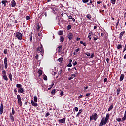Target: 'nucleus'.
<instances>
[{"mask_svg": "<svg viewBox=\"0 0 126 126\" xmlns=\"http://www.w3.org/2000/svg\"><path fill=\"white\" fill-rule=\"evenodd\" d=\"M79 51H80V49L79 48H78V49L75 50V52L76 53H77V52H79Z\"/></svg>", "mask_w": 126, "mask_h": 126, "instance_id": "60", "label": "nucleus"}, {"mask_svg": "<svg viewBox=\"0 0 126 126\" xmlns=\"http://www.w3.org/2000/svg\"><path fill=\"white\" fill-rule=\"evenodd\" d=\"M67 67H71V66H72V64H71V63H69L67 65Z\"/></svg>", "mask_w": 126, "mask_h": 126, "instance_id": "51", "label": "nucleus"}, {"mask_svg": "<svg viewBox=\"0 0 126 126\" xmlns=\"http://www.w3.org/2000/svg\"><path fill=\"white\" fill-rule=\"evenodd\" d=\"M109 118H110V114L109 113H107L105 119L104 120L108 122V121H109Z\"/></svg>", "mask_w": 126, "mask_h": 126, "instance_id": "16", "label": "nucleus"}, {"mask_svg": "<svg viewBox=\"0 0 126 126\" xmlns=\"http://www.w3.org/2000/svg\"><path fill=\"white\" fill-rule=\"evenodd\" d=\"M3 78L4 80H6V81H7V80H8V78H7V76L5 75V76H3Z\"/></svg>", "mask_w": 126, "mask_h": 126, "instance_id": "34", "label": "nucleus"}, {"mask_svg": "<svg viewBox=\"0 0 126 126\" xmlns=\"http://www.w3.org/2000/svg\"><path fill=\"white\" fill-rule=\"evenodd\" d=\"M36 51L38 53H41V55L43 56L44 55V47H43V45H41V46L38 47Z\"/></svg>", "mask_w": 126, "mask_h": 126, "instance_id": "2", "label": "nucleus"}, {"mask_svg": "<svg viewBox=\"0 0 126 126\" xmlns=\"http://www.w3.org/2000/svg\"><path fill=\"white\" fill-rule=\"evenodd\" d=\"M33 100H34V102H35V103H37V102H38V98L36 96H35L34 97Z\"/></svg>", "mask_w": 126, "mask_h": 126, "instance_id": "32", "label": "nucleus"}, {"mask_svg": "<svg viewBox=\"0 0 126 126\" xmlns=\"http://www.w3.org/2000/svg\"><path fill=\"white\" fill-rule=\"evenodd\" d=\"M89 1V0H82L83 3H87Z\"/></svg>", "mask_w": 126, "mask_h": 126, "instance_id": "44", "label": "nucleus"}, {"mask_svg": "<svg viewBox=\"0 0 126 126\" xmlns=\"http://www.w3.org/2000/svg\"><path fill=\"white\" fill-rule=\"evenodd\" d=\"M117 49L119 50L120 49H122L123 48V45L122 44H118L117 46Z\"/></svg>", "mask_w": 126, "mask_h": 126, "instance_id": "25", "label": "nucleus"}, {"mask_svg": "<svg viewBox=\"0 0 126 126\" xmlns=\"http://www.w3.org/2000/svg\"><path fill=\"white\" fill-rule=\"evenodd\" d=\"M25 92L24 89L22 88H20L18 89V92L19 93H24Z\"/></svg>", "mask_w": 126, "mask_h": 126, "instance_id": "12", "label": "nucleus"}, {"mask_svg": "<svg viewBox=\"0 0 126 126\" xmlns=\"http://www.w3.org/2000/svg\"><path fill=\"white\" fill-rule=\"evenodd\" d=\"M76 64H77V62L75 61V62L73 63V66H75V65H76Z\"/></svg>", "mask_w": 126, "mask_h": 126, "instance_id": "50", "label": "nucleus"}, {"mask_svg": "<svg viewBox=\"0 0 126 126\" xmlns=\"http://www.w3.org/2000/svg\"><path fill=\"white\" fill-rule=\"evenodd\" d=\"M40 28H41V24H40V23H37V27H36V30L37 31H39Z\"/></svg>", "mask_w": 126, "mask_h": 126, "instance_id": "21", "label": "nucleus"}, {"mask_svg": "<svg viewBox=\"0 0 126 126\" xmlns=\"http://www.w3.org/2000/svg\"><path fill=\"white\" fill-rule=\"evenodd\" d=\"M88 38H89V40H91V39H92V36H91V35H88Z\"/></svg>", "mask_w": 126, "mask_h": 126, "instance_id": "62", "label": "nucleus"}, {"mask_svg": "<svg viewBox=\"0 0 126 126\" xmlns=\"http://www.w3.org/2000/svg\"><path fill=\"white\" fill-rule=\"evenodd\" d=\"M111 3L112 4H116V0H110Z\"/></svg>", "mask_w": 126, "mask_h": 126, "instance_id": "37", "label": "nucleus"}, {"mask_svg": "<svg viewBox=\"0 0 126 126\" xmlns=\"http://www.w3.org/2000/svg\"><path fill=\"white\" fill-rule=\"evenodd\" d=\"M1 3H2V4H4V6H6V3H7V1L3 0L2 1Z\"/></svg>", "mask_w": 126, "mask_h": 126, "instance_id": "26", "label": "nucleus"}, {"mask_svg": "<svg viewBox=\"0 0 126 126\" xmlns=\"http://www.w3.org/2000/svg\"><path fill=\"white\" fill-rule=\"evenodd\" d=\"M74 77H76V75H75V74H72L71 77L68 78V80H71V79H73V78H74Z\"/></svg>", "mask_w": 126, "mask_h": 126, "instance_id": "20", "label": "nucleus"}, {"mask_svg": "<svg viewBox=\"0 0 126 126\" xmlns=\"http://www.w3.org/2000/svg\"><path fill=\"white\" fill-rule=\"evenodd\" d=\"M17 98L18 99V103L19 104L20 107L22 106V101H21V97H20V95L17 94Z\"/></svg>", "mask_w": 126, "mask_h": 126, "instance_id": "4", "label": "nucleus"}, {"mask_svg": "<svg viewBox=\"0 0 126 126\" xmlns=\"http://www.w3.org/2000/svg\"><path fill=\"white\" fill-rule=\"evenodd\" d=\"M71 25H68V26L67 27V30H70V29H71Z\"/></svg>", "mask_w": 126, "mask_h": 126, "instance_id": "42", "label": "nucleus"}, {"mask_svg": "<svg viewBox=\"0 0 126 126\" xmlns=\"http://www.w3.org/2000/svg\"><path fill=\"white\" fill-rule=\"evenodd\" d=\"M4 63L5 69H7L8 64L7 63V57H5L4 59Z\"/></svg>", "mask_w": 126, "mask_h": 126, "instance_id": "6", "label": "nucleus"}, {"mask_svg": "<svg viewBox=\"0 0 126 126\" xmlns=\"http://www.w3.org/2000/svg\"><path fill=\"white\" fill-rule=\"evenodd\" d=\"M38 36H39V40H41L42 38H43L42 34V33H38Z\"/></svg>", "mask_w": 126, "mask_h": 126, "instance_id": "22", "label": "nucleus"}, {"mask_svg": "<svg viewBox=\"0 0 126 126\" xmlns=\"http://www.w3.org/2000/svg\"><path fill=\"white\" fill-rule=\"evenodd\" d=\"M3 107H4L3 104V103L1 104L0 108V111L1 115H2V114L3 113V109H4Z\"/></svg>", "mask_w": 126, "mask_h": 126, "instance_id": "9", "label": "nucleus"}, {"mask_svg": "<svg viewBox=\"0 0 126 126\" xmlns=\"http://www.w3.org/2000/svg\"><path fill=\"white\" fill-rule=\"evenodd\" d=\"M126 115L124 114L123 117L121 119V122H124V121H126Z\"/></svg>", "mask_w": 126, "mask_h": 126, "instance_id": "28", "label": "nucleus"}, {"mask_svg": "<svg viewBox=\"0 0 126 126\" xmlns=\"http://www.w3.org/2000/svg\"><path fill=\"white\" fill-rule=\"evenodd\" d=\"M7 52H8V50H7V49H5L4 50V54H7Z\"/></svg>", "mask_w": 126, "mask_h": 126, "instance_id": "46", "label": "nucleus"}, {"mask_svg": "<svg viewBox=\"0 0 126 126\" xmlns=\"http://www.w3.org/2000/svg\"><path fill=\"white\" fill-rule=\"evenodd\" d=\"M58 61L60 63H62V62H63V58H59Z\"/></svg>", "mask_w": 126, "mask_h": 126, "instance_id": "52", "label": "nucleus"}, {"mask_svg": "<svg viewBox=\"0 0 126 126\" xmlns=\"http://www.w3.org/2000/svg\"><path fill=\"white\" fill-rule=\"evenodd\" d=\"M16 37L18 39L21 41V40H22V37H23V35H22V34H21L20 32H17L16 33Z\"/></svg>", "mask_w": 126, "mask_h": 126, "instance_id": "3", "label": "nucleus"}, {"mask_svg": "<svg viewBox=\"0 0 126 126\" xmlns=\"http://www.w3.org/2000/svg\"><path fill=\"white\" fill-rule=\"evenodd\" d=\"M67 37L70 41V40H72V39H73V34L71 32H70L68 34Z\"/></svg>", "mask_w": 126, "mask_h": 126, "instance_id": "7", "label": "nucleus"}, {"mask_svg": "<svg viewBox=\"0 0 126 126\" xmlns=\"http://www.w3.org/2000/svg\"><path fill=\"white\" fill-rule=\"evenodd\" d=\"M126 41L125 45L124 46V49H123V53H124V52H125V51H126Z\"/></svg>", "mask_w": 126, "mask_h": 126, "instance_id": "54", "label": "nucleus"}, {"mask_svg": "<svg viewBox=\"0 0 126 126\" xmlns=\"http://www.w3.org/2000/svg\"><path fill=\"white\" fill-rule=\"evenodd\" d=\"M65 120L66 118H63L62 119H59L58 122H59V123H61V124H65Z\"/></svg>", "mask_w": 126, "mask_h": 126, "instance_id": "8", "label": "nucleus"}, {"mask_svg": "<svg viewBox=\"0 0 126 126\" xmlns=\"http://www.w3.org/2000/svg\"><path fill=\"white\" fill-rule=\"evenodd\" d=\"M32 105L33 106V107H38V103H35V102H34V101L32 100Z\"/></svg>", "mask_w": 126, "mask_h": 126, "instance_id": "14", "label": "nucleus"}, {"mask_svg": "<svg viewBox=\"0 0 126 126\" xmlns=\"http://www.w3.org/2000/svg\"><path fill=\"white\" fill-rule=\"evenodd\" d=\"M74 109V111H75V112H78V107H75Z\"/></svg>", "mask_w": 126, "mask_h": 126, "instance_id": "49", "label": "nucleus"}, {"mask_svg": "<svg viewBox=\"0 0 126 126\" xmlns=\"http://www.w3.org/2000/svg\"><path fill=\"white\" fill-rule=\"evenodd\" d=\"M56 93V89H53L51 91V94L54 95Z\"/></svg>", "mask_w": 126, "mask_h": 126, "instance_id": "39", "label": "nucleus"}, {"mask_svg": "<svg viewBox=\"0 0 126 126\" xmlns=\"http://www.w3.org/2000/svg\"><path fill=\"white\" fill-rule=\"evenodd\" d=\"M8 76L10 79V81H12V74H11V73H10V74L8 75Z\"/></svg>", "mask_w": 126, "mask_h": 126, "instance_id": "24", "label": "nucleus"}, {"mask_svg": "<svg viewBox=\"0 0 126 126\" xmlns=\"http://www.w3.org/2000/svg\"><path fill=\"white\" fill-rule=\"evenodd\" d=\"M63 31H59L58 32V35H63Z\"/></svg>", "mask_w": 126, "mask_h": 126, "instance_id": "40", "label": "nucleus"}, {"mask_svg": "<svg viewBox=\"0 0 126 126\" xmlns=\"http://www.w3.org/2000/svg\"><path fill=\"white\" fill-rule=\"evenodd\" d=\"M56 50H57L58 53L62 52V50H63V46L62 45L58 46Z\"/></svg>", "mask_w": 126, "mask_h": 126, "instance_id": "11", "label": "nucleus"}, {"mask_svg": "<svg viewBox=\"0 0 126 126\" xmlns=\"http://www.w3.org/2000/svg\"><path fill=\"white\" fill-rule=\"evenodd\" d=\"M114 108V105L112 104L108 108V111L110 112Z\"/></svg>", "mask_w": 126, "mask_h": 126, "instance_id": "30", "label": "nucleus"}, {"mask_svg": "<svg viewBox=\"0 0 126 126\" xmlns=\"http://www.w3.org/2000/svg\"><path fill=\"white\" fill-rule=\"evenodd\" d=\"M98 39H99V37L96 36V37H95L93 39V40H94V41H97V40H98Z\"/></svg>", "mask_w": 126, "mask_h": 126, "instance_id": "47", "label": "nucleus"}, {"mask_svg": "<svg viewBox=\"0 0 126 126\" xmlns=\"http://www.w3.org/2000/svg\"><path fill=\"white\" fill-rule=\"evenodd\" d=\"M92 58H94V53H92L91 56L90 57V59H92Z\"/></svg>", "mask_w": 126, "mask_h": 126, "instance_id": "53", "label": "nucleus"}, {"mask_svg": "<svg viewBox=\"0 0 126 126\" xmlns=\"http://www.w3.org/2000/svg\"><path fill=\"white\" fill-rule=\"evenodd\" d=\"M32 35H33V33H31V35H29V37H30V41L31 42V43H32Z\"/></svg>", "mask_w": 126, "mask_h": 126, "instance_id": "27", "label": "nucleus"}, {"mask_svg": "<svg viewBox=\"0 0 126 126\" xmlns=\"http://www.w3.org/2000/svg\"><path fill=\"white\" fill-rule=\"evenodd\" d=\"M15 114V111H14V108L13 107L12 108V113L11 115H13Z\"/></svg>", "mask_w": 126, "mask_h": 126, "instance_id": "38", "label": "nucleus"}, {"mask_svg": "<svg viewBox=\"0 0 126 126\" xmlns=\"http://www.w3.org/2000/svg\"><path fill=\"white\" fill-rule=\"evenodd\" d=\"M11 5L12 7H15V6H16V2L14 0L11 1Z\"/></svg>", "mask_w": 126, "mask_h": 126, "instance_id": "10", "label": "nucleus"}, {"mask_svg": "<svg viewBox=\"0 0 126 126\" xmlns=\"http://www.w3.org/2000/svg\"><path fill=\"white\" fill-rule=\"evenodd\" d=\"M118 21L116 24V28H118V25H119V23H120V19H119V18H118Z\"/></svg>", "mask_w": 126, "mask_h": 126, "instance_id": "35", "label": "nucleus"}, {"mask_svg": "<svg viewBox=\"0 0 126 126\" xmlns=\"http://www.w3.org/2000/svg\"><path fill=\"white\" fill-rule=\"evenodd\" d=\"M124 77H125V75L122 74L120 77V81H123V80H124Z\"/></svg>", "mask_w": 126, "mask_h": 126, "instance_id": "19", "label": "nucleus"}, {"mask_svg": "<svg viewBox=\"0 0 126 126\" xmlns=\"http://www.w3.org/2000/svg\"><path fill=\"white\" fill-rule=\"evenodd\" d=\"M6 75V71L3 70L2 71V76H4Z\"/></svg>", "mask_w": 126, "mask_h": 126, "instance_id": "43", "label": "nucleus"}, {"mask_svg": "<svg viewBox=\"0 0 126 126\" xmlns=\"http://www.w3.org/2000/svg\"><path fill=\"white\" fill-rule=\"evenodd\" d=\"M120 91H121V88H118L117 90V92H116V93H117V95H119V94H120Z\"/></svg>", "mask_w": 126, "mask_h": 126, "instance_id": "36", "label": "nucleus"}, {"mask_svg": "<svg viewBox=\"0 0 126 126\" xmlns=\"http://www.w3.org/2000/svg\"><path fill=\"white\" fill-rule=\"evenodd\" d=\"M85 55H86L87 57H90V53H88V52L85 53Z\"/></svg>", "mask_w": 126, "mask_h": 126, "instance_id": "48", "label": "nucleus"}, {"mask_svg": "<svg viewBox=\"0 0 126 126\" xmlns=\"http://www.w3.org/2000/svg\"><path fill=\"white\" fill-rule=\"evenodd\" d=\"M10 118L11 120V122H14V116L11 114V113H10Z\"/></svg>", "mask_w": 126, "mask_h": 126, "instance_id": "18", "label": "nucleus"}, {"mask_svg": "<svg viewBox=\"0 0 126 126\" xmlns=\"http://www.w3.org/2000/svg\"><path fill=\"white\" fill-rule=\"evenodd\" d=\"M60 95H61V96H63V91L61 92V93H60Z\"/></svg>", "mask_w": 126, "mask_h": 126, "instance_id": "63", "label": "nucleus"}, {"mask_svg": "<svg viewBox=\"0 0 126 126\" xmlns=\"http://www.w3.org/2000/svg\"><path fill=\"white\" fill-rule=\"evenodd\" d=\"M125 33H126V31H124L120 33V35H119L120 39H122V38H123V36L124 35V34H125Z\"/></svg>", "mask_w": 126, "mask_h": 126, "instance_id": "13", "label": "nucleus"}, {"mask_svg": "<svg viewBox=\"0 0 126 126\" xmlns=\"http://www.w3.org/2000/svg\"><path fill=\"white\" fill-rule=\"evenodd\" d=\"M49 116H50V112H47L45 114V118H47V117H49Z\"/></svg>", "mask_w": 126, "mask_h": 126, "instance_id": "45", "label": "nucleus"}, {"mask_svg": "<svg viewBox=\"0 0 126 126\" xmlns=\"http://www.w3.org/2000/svg\"><path fill=\"white\" fill-rule=\"evenodd\" d=\"M43 78L44 80H48V77H47V75H46L45 74H43Z\"/></svg>", "mask_w": 126, "mask_h": 126, "instance_id": "31", "label": "nucleus"}, {"mask_svg": "<svg viewBox=\"0 0 126 126\" xmlns=\"http://www.w3.org/2000/svg\"><path fill=\"white\" fill-rule=\"evenodd\" d=\"M16 87L19 89L21 88H22V85H21V84H17Z\"/></svg>", "mask_w": 126, "mask_h": 126, "instance_id": "29", "label": "nucleus"}, {"mask_svg": "<svg viewBox=\"0 0 126 126\" xmlns=\"http://www.w3.org/2000/svg\"><path fill=\"white\" fill-rule=\"evenodd\" d=\"M35 59L36 60H39V55L37 54L35 56Z\"/></svg>", "mask_w": 126, "mask_h": 126, "instance_id": "57", "label": "nucleus"}, {"mask_svg": "<svg viewBox=\"0 0 126 126\" xmlns=\"http://www.w3.org/2000/svg\"><path fill=\"white\" fill-rule=\"evenodd\" d=\"M54 84H55V82H54V81H53L52 83H51V85H50L49 86L50 87L48 88V90H51V89H52V88L54 86Z\"/></svg>", "mask_w": 126, "mask_h": 126, "instance_id": "17", "label": "nucleus"}, {"mask_svg": "<svg viewBox=\"0 0 126 126\" xmlns=\"http://www.w3.org/2000/svg\"><path fill=\"white\" fill-rule=\"evenodd\" d=\"M117 122H121V119L120 118H118L117 119Z\"/></svg>", "mask_w": 126, "mask_h": 126, "instance_id": "58", "label": "nucleus"}, {"mask_svg": "<svg viewBox=\"0 0 126 126\" xmlns=\"http://www.w3.org/2000/svg\"><path fill=\"white\" fill-rule=\"evenodd\" d=\"M60 41L63 43L64 41V37L63 36H60Z\"/></svg>", "mask_w": 126, "mask_h": 126, "instance_id": "33", "label": "nucleus"}, {"mask_svg": "<svg viewBox=\"0 0 126 126\" xmlns=\"http://www.w3.org/2000/svg\"><path fill=\"white\" fill-rule=\"evenodd\" d=\"M104 83H106V82H107V78H104Z\"/></svg>", "mask_w": 126, "mask_h": 126, "instance_id": "64", "label": "nucleus"}, {"mask_svg": "<svg viewBox=\"0 0 126 126\" xmlns=\"http://www.w3.org/2000/svg\"><path fill=\"white\" fill-rule=\"evenodd\" d=\"M107 123H108V121H106V120H105V119H104V118H102L101 119V121L99 124V126H105V125H106V124H107Z\"/></svg>", "mask_w": 126, "mask_h": 126, "instance_id": "5", "label": "nucleus"}, {"mask_svg": "<svg viewBox=\"0 0 126 126\" xmlns=\"http://www.w3.org/2000/svg\"><path fill=\"white\" fill-rule=\"evenodd\" d=\"M83 95H80L78 98V99H81V98H83Z\"/></svg>", "mask_w": 126, "mask_h": 126, "instance_id": "59", "label": "nucleus"}, {"mask_svg": "<svg viewBox=\"0 0 126 126\" xmlns=\"http://www.w3.org/2000/svg\"><path fill=\"white\" fill-rule=\"evenodd\" d=\"M90 94H91V93H87L86 94V97H89V96H90Z\"/></svg>", "mask_w": 126, "mask_h": 126, "instance_id": "56", "label": "nucleus"}, {"mask_svg": "<svg viewBox=\"0 0 126 126\" xmlns=\"http://www.w3.org/2000/svg\"><path fill=\"white\" fill-rule=\"evenodd\" d=\"M26 20H29V19H30V17H29V16H26Z\"/></svg>", "mask_w": 126, "mask_h": 126, "instance_id": "55", "label": "nucleus"}, {"mask_svg": "<svg viewBox=\"0 0 126 126\" xmlns=\"http://www.w3.org/2000/svg\"><path fill=\"white\" fill-rule=\"evenodd\" d=\"M87 18H88L89 19V20H91V15H90V14H88L87 15Z\"/></svg>", "mask_w": 126, "mask_h": 126, "instance_id": "41", "label": "nucleus"}, {"mask_svg": "<svg viewBox=\"0 0 126 126\" xmlns=\"http://www.w3.org/2000/svg\"><path fill=\"white\" fill-rule=\"evenodd\" d=\"M63 72H64V70H63L62 69H61L58 72L59 75H63Z\"/></svg>", "mask_w": 126, "mask_h": 126, "instance_id": "15", "label": "nucleus"}, {"mask_svg": "<svg viewBox=\"0 0 126 126\" xmlns=\"http://www.w3.org/2000/svg\"><path fill=\"white\" fill-rule=\"evenodd\" d=\"M68 18H69V19H72V18H73L72 16H71V15L69 16Z\"/></svg>", "mask_w": 126, "mask_h": 126, "instance_id": "61", "label": "nucleus"}, {"mask_svg": "<svg viewBox=\"0 0 126 126\" xmlns=\"http://www.w3.org/2000/svg\"><path fill=\"white\" fill-rule=\"evenodd\" d=\"M98 118L99 116H98V114L97 113H94V114H92V116L90 117V122H91V121L93 120L96 121Z\"/></svg>", "mask_w": 126, "mask_h": 126, "instance_id": "1", "label": "nucleus"}, {"mask_svg": "<svg viewBox=\"0 0 126 126\" xmlns=\"http://www.w3.org/2000/svg\"><path fill=\"white\" fill-rule=\"evenodd\" d=\"M38 73L39 74V77L41 76L42 75V74H43V71H42V70H39L38 71Z\"/></svg>", "mask_w": 126, "mask_h": 126, "instance_id": "23", "label": "nucleus"}]
</instances>
